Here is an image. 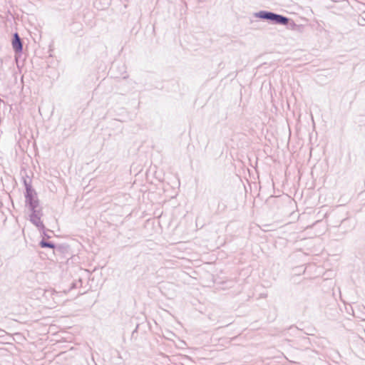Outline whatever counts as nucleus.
Here are the masks:
<instances>
[{"label":"nucleus","instance_id":"f257e3e1","mask_svg":"<svg viewBox=\"0 0 365 365\" xmlns=\"http://www.w3.org/2000/svg\"><path fill=\"white\" fill-rule=\"evenodd\" d=\"M254 16L272 24L286 26L288 29H294L297 26L290 18L269 11L262 10L255 13Z\"/></svg>","mask_w":365,"mask_h":365},{"label":"nucleus","instance_id":"f03ea898","mask_svg":"<svg viewBox=\"0 0 365 365\" xmlns=\"http://www.w3.org/2000/svg\"><path fill=\"white\" fill-rule=\"evenodd\" d=\"M25 206L29 210L36 209L40 207L39 200L37 197V193L34 189H27L24 192Z\"/></svg>","mask_w":365,"mask_h":365},{"label":"nucleus","instance_id":"7ed1b4c3","mask_svg":"<svg viewBox=\"0 0 365 365\" xmlns=\"http://www.w3.org/2000/svg\"><path fill=\"white\" fill-rule=\"evenodd\" d=\"M29 210L31 211V214L29 215L30 222L38 229H44L45 225L41 220L43 215L42 209L39 207L38 208Z\"/></svg>","mask_w":365,"mask_h":365},{"label":"nucleus","instance_id":"20e7f679","mask_svg":"<svg viewBox=\"0 0 365 365\" xmlns=\"http://www.w3.org/2000/svg\"><path fill=\"white\" fill-rule=\"evenodd\" d=\"M11 46L15 54H21L23 52V41L19 34L15 32L12 35Z\"/></svg>","mask_w":365,"mask_h":365},{"label":"nucleus","instance_id":"39448f33","mask_svg":"<svg viewBox=\"0 0 365 365\" xmlns=\"http://www.w3.org/2000/svg\"><path fill=\"white\" fill-rule=\"evenodd\" d=\"M115 71H119V75L115 76V78L121 77L123 79H126L128 76L126 74V67L123 63H113L110 68V73L112 74L115 73Z\"/></svg>","mask_w":365,"mask_h":365},{"label":"nucleus","instance_id":"423d86ee","mask_svg":"<svg viewBox=\"0 0 365 365\" xmlns=\"http://www.w3.org/2000/svg\"><path fill=\"white\" fill-rule=\"evenodd\" d=\"M39 246L41 248H49V249H54L56 247V245L51 241H47L45 239H42L39 242Z\"/></svg>","mask_w":365,"mask_h":365},{"label":"nucleus","instance_id":"0eeeda50","mask_svg":"<svg viewBox=\"0 0 365 365\" xmlns=\"http://www.w3.org/2000/svg\"><path fill=\"white\" fill-rule=\"evenodd\" d=\"M24 187H25V191H27V189L30 187V190H32L34 189L32 185H31V180H26L25 178H24Z\"/></svg>","mask_w":365,"mask_h":365},{"label":"nucleus","instance_id":"6e6552de","mask_svg":"<svg viewBox=\"0 0 365 365\" xmlns=\"http://www.w3.org/2000/svg\"><path fill=\"white\" fill-rule=\"evenodd\" d=\"M42 232V236L46 239L51 238V236L47 234V231H50L52 232L51 230H46V227L44 229H38Z\"/></svg>","mask_w":365,"mask_h":365},{"label":"nucleus","instance_id":"1a4fd4ad","mask_svg":"<svg viewBox=\"0 0 365 365\" xmlns=\"http://www.w3.org/2000/svg\"><path fill=\"white\" fill-rule=\"evenodd\" d=\"M75 287H76V284L75 283H72L71 289H73Z\"/></svg>","mask_w":365,"mask_h":365},{"label":"nucleus","instance_id":"9d476101","mask_svg":"<svg viewBox=\"0 0 365 365\" xmlns=\"http://www.w3.org/2000/svg\"><path fill=\"white\" fill-rule=\"evenodd\" d=\"M304 342L305 343H309V339L308 338L304 339Z\"/></svg>","mask_w":365,"mask_h":365},{"label":"nucleus","instance_id":"9b49d317","mask_svg":"<svg viewBox=\"0 0 365 365\" xmlns=\"http://www.w3.org/2000/svg\"><path fill=\"white\" fill-rule=\"evenodd\" d=\"M136 328H138V327H137ZM136 329H135L133 331V334H135V332L136 331Z\"/></svg>","mask_w":365,"mask_h":365}]
</instances>
